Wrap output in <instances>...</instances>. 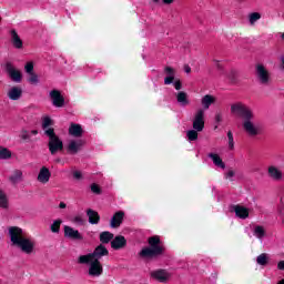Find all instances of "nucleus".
<instances>
[{
  "instance_id": "1",
  "label": "nucleus",
  "mask_w": 284,
  "mask_h": 284,
  "mask_svg": "<svg viewBox=\"0 0 284 284\" xmlns=\"http://www.w3.org/2000/svg\"><path fill=\"white\" fill-rule=\"evenodd\" d=\"M9 237L11 245L21 250L23 254H33L34 253V240L28 237L26 232L19 226L9 227Z\"/></svg>"
},
{
  "instance_id": "2",
  "label": "nucleus",
  "mask_w": 284,
  "mask_h": 284,
  "mask_svg": "<svg viewBox=\"0 0 284 284\" xmlns=\"http://www.w3.org/2000/svg\"><path fill=\"white\" fill-rule=\"evenodd\" d=\"M216 103V97L206 94L201 99L202 108L197 109L193 116V128L199 132H203L205 129V110H210V105Z\"/></svg>"
},
{
  "instance_id": "3",
  "label": "nucleus",
  "mask_w": 284,
  "mask_h": 284,
  "mask_svg": "<svg viewBox=\"0 0 284 284\" xmlns=\"http://www.w3.org/2000/svg\"><path fill=\"white\" fill-rule=\"evenodd\" d=\"M149 245V247H144L140 252L142 258H156V256H163L165 247L161 245V239L159 236L150 237Z\"/></svg>"
},
{
  "instance_id": "4",
  "label": "nucleus",
  "mask_w": 284,
  "mask_h": 284,
  "mask_svg": "<svg viewBox=\"0 0 284 284\" xmlns=\"http://www.w3.org/2000/svg\"><path fill=\"white\" fill-rule=\"evenodd\" d=\"M47 136L49 139L48 149L52 156L59 154V152H63V140L57 135L54 130H48Z\"/></svg>"
},
{
  "instance_id": "5",
  "label": "nucleus",
  "mask_w": 284,
  "mask_h": 284,
  "mask_svg": "<svg viewBox=\"0 0 284 284\" xmlns=\"http://www.w3.org/2000/svg\"><path fill=\"white\" fill-rule=\"evenodd\" d=\"M109 254L110 251H108V248L103 246V244H100L98 247H95L93 253L79 256L78 263H80V265H84L85 263H88V261H101L103 256H108Z\"/></svg>"
},
{
  "instance_id": "6",
  "label": "nucleus",
  "mask_w": 284,
  "mask_h": 284,
  "mask_svg": "<svg viewBox=\"0 0 284 284\" xmlns=\"http://www.w3.org/2000/svg\"><path fill=\"white\" fill-rule=\"evenodd\" d=\"M231 114L233 116H239L240 119H254V111L250 109L245 103L243 102H234L231 104Z\"/></svg>"
},
{
  "instance_id": "7",
  "label": "nucleus",
  "mask_w": 284,
  "mask_h": 284,
  "mask_svg": "<svg viewBox=\"0 0 284 284\" xmlns=\"http://www.w3.org/2000/svg\"><path fill=\"white\" fill-rule=\"evenodd\" d=\"M254 118H246L242 122V128L248 136H258L261 134V128L254 123Z\"/></svg>"
},
{
  "instance_id": "8",
  "label": "nucleus",
  "mask_w": 284,
  "mask_h": 284,
  "mask_svg": "<svg viewBox=\"0 0 284 284\" xmlns=\"http://www.w3.org/2000/svg\"><path fill=\"white\" fill-rule=\"evenodd\" d=\"M89 264L88 274L91 278H99L103 274V265L101 261L88 260L84 265Z\"/></svg>"
},
{
  "instance_id": "9",
  "label": "nucleus",
  "mask_w": 284,
  "mask_h": 284,
  "mask_svg": "<svg viewBox=\"0 0 284 284\" xmlns=\"http://www.w3.org/2000/svg\"><path fill=\"white\" fill-rule=\"evenodd\" d=\"M255 77L260 85H270V71L263 64H256Z\"/></svg>"
},
{
  "instance_id": "10",
  "label": "nucleus",
  "mask_w": 284,
  "mask_h": 284,
  "mask_svg": "<svg viewBox=\"0 0 284 284\" xmlns=\"http://www.w3.org/2000/svg\"><path fill=\"white\" fill-rule=\"evenodd\" d=\"M151 278L158 281V283H168L172 278V274L168 270L158 268L150 273Z\"/></svg>"
},
{
  "instance_id": "11",
  "label": "nucleus",
  "mask_w": 284,
  "mask_h": 284,
  "mask_svg": "<svg viewBox=\"0 0 284 284\" xmlns=\"http://www.w3.org/2000/svg\"><path fill=\"white\" fill-rule=\"evenodd\" d=\"M6 72L11 81H13L14 83H21L23 75L21 74V71L19 69L12 65V63L8 62L6 64Z\"/></svg>"
},
{
  "instance_id": "12",
  "label": "nucleus",
  "mask_w": 284,
  "mask_h": 284,
  "mask_svg": "<svg viewBox=\"0 0 284 284\" xmlns=\"http://www.w3.org/2000/svg\"><path fill=\"white\" fill-rule=\"evenodd\" d=\"M83 140H69L65 146L67 153L71 156L79 154V152H81V148H83Z\"/></svg>"
},
{
  "instance_id": "13",
  "label": "nucleus",
  "mask_w": 284,
  "mask_h": 284,
  "mask_svg": "<svg viewBox=\"0 0 284 284\" xmlns=\"http://www.w3.org/2000/svg\"><path fill=\"white\" fill-rule=\"evenodd\" d=\"M49 97L54 108H63V105H65V98L61 95V91L52 90L50 91Z\"/></svg>"
},
{
  "instance_id": "14",
  "label": "nucleus",
  "mask_w": 284,
  "mask_h": 284,
  "mask_svg": "<svg viewBox=\"0 0 284 284\" xmlns=\"http://www.w3.org/2000/svg\"><path fill=\"white\" fill-rule=\"evenodd\" d=\"M64 237L71 241H83V235H81L79 230L72 229V226H64Z\"/></svg>"
},
{
  "instance_id": "15",
  "label": "nucleus",
  "mask_w": 284,
  "mask_h": 284,
  "mask_svg": "<svg viewBox=\"0 0 284 284\" xmlns=\"http://www.w3.org/2000/svg\"><path fill=\"white\" fill-rule=\"evenodd\" d=\"M164 74L166 75L164 78V85H172V83H174V80H176V70L172 67H165Z\"/></svg>"
},
{
  "instance_id": "16",
  "label": "nucleus",
  "mask_w": 284,
  "mask_h": 284,
  "mask_svg": "<svg viewBox=\"0 0 284 284\" xmlns=\"http://www.w3.org/2000/svg\"><path fill=\"white\" fill-rule=\"evenodd\" d=\"M50 176H52L50 169H48V166H42L38 174V182L45 185V183H50Z\"/></svg>"
},
{
  "instance_id": "17",
  "label": "nucleus",
  "mask_w": 284,
  "mask_h": 284,
  "mask_svg": "<svg viewBox=\"0 0 284 284\" xmlns=\"http://www.w3.org/2000/svg\"><path fill=\"white\" fill-rule=\"evenodd\" d=\"M123 219H125V212L118 211L111 219L110 226L113 229L121 227V223H123Z\"/></svg>"
},
{
  "instance_id": "18",
  "label": "nucleus",
  "mask_w": 284,
  "mask_h": 284,
  "mask_svg": "<svg viewBox=\"0 0 284 284\" xmlns=\"http://www.w3.org/2000/svg\"><path fill=\"white\" fill-rule=\"evenodd\" d=\"M128 245V240H125V236L123 235H116L112 241H111V247L113 250H123Z\"/></svg>"
},
{
  "instance_id": "19",
  "label": "nucleus",
  "mask_w": 284,
  "mask_h": 284,
  "mask_svg": "<svg viewBox=\"0 0 284 284\" xmlns=\"http://www.w3.org/2000/svg\"><path fill=\"white\" fill-rule=\"evenodd\" d=\"M270 179L272 181H282L283 180V171L277 166L271 165L267 170Z\"/></svg>"
},
{
  "instance_id": "20",
  "label": "nucleus",
  "mask_w": 284,
  "mask_h": 284,
  "mask_svg": "<svg viewBox=\"0 0 284 284\" xmlns=\"http://www.w3.org/2000/svg\"><path fill=\"white\" fill-rule=\"evenodd\" d=\"M22 94H23V89H21V87H12L11 89H9L7 97L11 101H19V99H21Z\"/></svg>"
},
{
  "instance_id": "21",
  "label": "nucleus",
  "mask_w": 284,
  "mask_h": 284,
  "mask_svg": "<svg viewBox=\"0 0 284 284\" xmlns=\"http://www.w3.org/2000/svg\"><path fill=\"white\" fill-rule=\"evenodd\" d=\"M69 134L70 136H74V139H81V136H83V128L81 124L71 123L69 126Z\"/></svg>"
},
{
  "instance_id": "22",
  "label": "nucleus",
  "mask_w": 284,
  "mask_h": 284,
  "mask_svg": "<svg viewBox=\"0 0 284 284\" xmlns=\"http://www.w3.org/2000/svg\"><path fill=\"white\" fill-rule=\"evenodd\" d=\"M11 34V42L13 48H16L17 50H22L23 49V40H21V38L19 37V33H17V30L12 29L10 31Z\"/></svg>"
},
{
  "instance_id": "23",
  "label": "nucleus",
  "mask_w": 284,
  "mask_h": 284,
  "mask_svg": "<svg viewBox=\"0 0 284 284\" xmlns=\"http://www.w3.org/2000/svg\"><path fill=\"white\" fill-rule=\"evenodd\" d=\"M233 212L237 216V219H247L250 216V209L242 206V205H234Z\"/></svg>"
},
{
  "instance_id": "24",
  "label": "nucleus",
  "mask_w": 284,
  "mask_h": 284,
  "mask_svg": "<svg viewBox=\"0 0 284 284\" xmlns=\"http://www.w3.org/2000/svg\"><path fill=\"white\" fill-rule=\"evenodd\" d=\"M9 181L10 183H12V185H17L18 183H21L23 181V171L14 170L9 176Z\"/></svg>"
},
{
  "instance_id": "25",
  "label": "nucleus",
  "mask_w": 284,
  "mask_h": 284,
  "mask_svg": "<svg viewBox=\"0 0 284 284\" xmlns=\"http://www.w3.org/2000/svg\"><path fill=\"white\" fill-rule=\"evenodd\" d=\"M0 209L10 210V199L3 189H0Z\"/></svg>"
},
{
  "instance_id": "26",
  "label": "nucleus",
  "mask_w": 284,
  "mask_h": 284,
  "mask_svg": "<svg viewBox=\"0 0 284 284\" xmlns=\"http://www.w3.org/2000/svg\"><path fill=\"white\" fill-rule=\"evenodd\" d=\"M175 99L182 108H185L190 104V99H187V93L185 91H179L175 93Z\"/></svg>"
},
{
  "instance_id": "27",
  "label": "nucleus",
  "mask_w": 284,
  "mask_h": 284,
  "mask_svg": "<svg viewBox=\"0 0 284 284\" xmlns=\"http://www.w3.org/2000/svg\"><path fill=\"white\" fill-rule=\"evenodd\" d=\"M87 216L89 217V223L91 225H99V221H101V216H99V212L89 209L87 210Z\"/></svg>"
},
{
  "instance_id": "28",
  "label": "nucleus",
  "mask_w": 284,
  "mask_h": 284,
  "mask_svg": "<svg viewBox=\"0 0 284 284\" xmlns=\"http://www.w3.org/2000/svg\"><path fill=\"white\" fill-rule=\"evenodd\" d=\"M253 234L258 239V241H263V237L266 236L265 227L262 225H256L253 229Z\"/></svg>"
},
{
  "instance_id": "29",
  "label": "nucleus",
  "mask_w": 284,
  "mask_h": 284,
  "mask_svg": "<svg viewBox=\"0 0 284 284\" xmlns=\"http://www.w3.org/2000/svg\"><path fill=\"white\" fill-rule=\"evenodd\" d=\"M209 159H212L214 165H216L217 168H222V170H225V163H223V160L221 159V156H219V154L210 153Z\"/></svg>"
},
{
  "instance_id": "30",
  "label": "nucleus",
  "mask_w": 284,
  "mask_h": 284,
  "mask_svg": "<svg viewBox=\"0 0 284 284\" xmlns=\"http://www.w3.org/2000/svg\"><path fill=\"white\" fill-rule=\"evenodd\" d=\"M12 159V151L8 148L0 146V161H8Z\"/></svg>"
},
{
  "instance_id": "31",
  "label": "nucleus",
  "mask_w": 284,
  "mask_h": 284,
  "mask_svg": "<svg viewBox=\"0 0 284 284\" xmlns=\"http://www.w3.org/2000/svg\"><path fill=\"white\" fill-rule=\"evenodd\" d=\"M112 239H114V234H112L108 231H104L100 234L101 243L108 244V243H110V241H112Z\"/></svg>"
},
{
  "instance_id": "32",
  "label": "nucleus",
  "mask_w": 284,
  "mask_h": 284,
  "mask_svg": "<svg viewBox=\"0 0 284 284\" xmlns=\"http://www.w3.org/2000/svg\"><path fill=\"white\" fill-rule=\"evenodd\" d=\"M51 125H52V119H50V116H44L42 120V130L44 131L45 135L48 130H54L53 128H50Z\"/></svg>"
},
{
  "instance_id": "33",
  "label": "nucleus",
  "mask_w": 284,
  "mask_h": 284,
  "mask_svg": "<svg viewBox=\"0 0 284 284\" xmlns=\"http://www.w3.org/2000/svg\"><path fill=\"white\" fill-rule=\"evenodd\" d=\"M61 223H63L62 220H55L52 222L50 230L53 234H59V232H61Z\"/></svg>"
},
{
  "instance_id": "34",
  "label": "nucleus",
  "mask_w": 284,
  "mask_h": 284,
  "mask_svg": "<svg viewBox=\"0 0 284 284\" xmlns=\"http://www.w3.org/2000/svg\"><path fill=\"white\" fill-rule=\"evenodd\" d=\"M199 130L194 129L186 132L189 141H196L199 139Z\"/></svg>"
},
{
  "instance_id": "35",
  "label": "nucleus",
  "mask_w": 284,
  "mask_h": 284,
  "mask_svg": "<svg viewBox=\"0 0 284 284\" xmlns=\"http://www.w3.org/2000/svg\"><path fill=\"white\" fill-rule=\"evenodd\" d=\"M261 19V13L258 12H253L248 14V21L251 26H254V23H256V21H258Z\"/></svg>"
},
{
  "instance_id": "36",
  "label": "nucleus",
  "mask_w": 284,
  "mask_h": 284,
  "mask_svg": "<svg viewBox=\"0 0 284 284\" xmlns=\"http://www.w3.org/2000/svg\"><path fill=\"white\" fill-rule=\"evenodd\" d=\"M28 82L31 85H39V75L37 73H29Z\"/></svg>"
},
{
  "instance_id": "37",
  "label": "nucleus",
  "mask_w": 284,
  "mask_h": 284,
  "mask_svg": "<svg viewBox=\"0 0 284 284\" xmlns=\"http://www.w3.org/2000/svg\"><path fill=\"white\" fill-rule=\"evenodd\" d=\"M256 263L258 265H267V254L262 253L261 255L257 256Z\"/></svg>"
},
{
  "instance_id": "38",
  "label": "nucleus",
  "mask_w": 284,
  "mask_h": 284,
  "mask_svg": "<svg viewBox=\"0 0 284 284\" xmlns=\"http://www.w3.org/2000/svg\"><path fill=\"white\" fill-rule=\"evenodd\" d=\"M214 121L216 123L215 128H219V125H221V123H223V113L216 112L214 115Z\"/></svg>"
},
{
  "instance_id": "39",
  "label": "nucleus",
  "mask_w": 284,
  "mask_h": 284,
  "mask_svg": "<svg viewBox=\"0 0 284 284\" xmlns=\"http://www.w3.org/2000/svg\"><path fill=\"white\" fill-rule=\"evenodd\" d=\"M227 139H229V150H234V134H232V131L227 132Z\"/></svg>"
},
{
  "instance_id": "40",
  "label": "nucleus",
  "mask_w": 284,
  "mask_h": 284,
  "mask_svg": "<svg viewBox=\"0 0 284 284\" xmlns=\"http://www.w3.org/2000/svg\"><path fill=\"white\" fill-rule=\"evenodd\" d=\"M24 70H26V72H27V74H33V73H34V63L28 62V63L24 65Z\"/></svg>"
},
{
  "instance_id": "41",
  "label": "nucleus",
  "mask_w": 284,
  "mask_h": 284,
  "mask_svg": "<svg viewBox=\"0 0 284 284\" xmlns=\"http://www.w3.org/2000/svg\"><path fill=\"white\" fill-rule=\"evenodd\" d=\"M20 139H22V141H30V133L28 130H22L20 132Z\"/></svg>"
},
{
  "instance_id": "42",
  "label": "nucleus",
  "mask_w": 284,
  "mask_h": 284,
  "mask_svg": "<svg viewBox=\"0 0 284 284\" xmlns=\"http://www.w3.org/2000/svg\"><path fill=\"white\" fill-rule=\"evenodd\" d=\"M172 83L175 90H183V83L179 79H175Z\"/></svg>"
},
{
  "instance_id": "43",
  "label": "nucleus",
  "mask_w": 284,
  "mask_h": 284,
  "mask_svg": "<svg viewBox=\"0 0 284 284\" xmlns=\"http://www.w3.org/2000/svg\"><path fill=\"white\" fill-rule=\"evenodd\" d=\"M236 172H234V170H229L225 173V179H227L229 181H234V176H235Z\"/></svg>"
},
{
  "instance_id": "44",
  "label": "nucleus",
  "mask_w": 284,
  "mask_h": 284,
  "mask_svg": "<svg viewBox=\"0 0 284 284\" xmlns=\"http://www.w3.org/2000/svg\"><path fill=\"white\" fill-rule=\"evenodd\" d=\"M91 192H93V194H101V187L99 186V184H92Z\"/></svg>"
},
{
  "instance_id": "45",
  "label": "nucleus",
  "mask_w": 284,
  "mask_h": 284,
  "mask_svg": "<svg viewBox=\"0 0 284 284\" xmlns=\"http://www.w3.org/2000/svg\"><path fill=\"white\" fill-rule=\"evenodd\" d=\"M73 179H75V181H82L83 173H81V171H74L73 172Z\"/></svg>"
},
{
  "instance_id": "46",
  "label": "nucleus",
  "mask_w": 284,
  "mask_h": 284,
  "mask_svg": "<svg viewBox=\"0 0 284 284\" xmlns=\"http://www.w3.org/2000/svg\"><path fill=\"white\" fill-rule=\"evenodd\" d=\"M73 221L74 223H79L80 225H83V219L81 216H75Z\"/></svg>"
},
{
  "instance_id": "47",
  "label": "nucleus",
  "mask_w": 284,
  "mask_h": 284,
  "mask_svg": "<svg viewBox=\"0 0 284 284\" xmlns=\"http://www.w3.org/2000/svg\"><path fill=\"white\" fill-rule=\"evenodd\" d=\"M280 61H281L280 69L284 70V54L280 57Z\"/></svg>"
},
{
  "instance_id": "48",
  "label": "nucleus",
  "mask_w": 284,
  "mask_h": 284,
  "mask_svg": "<svg viewBox=\"0 0 284 284\" xmlns=\"http://www.w3.org/2000/svg\"><path fill=\"white\" fill-rule=\"evenodd\" d=\"M277 270L284 271V261L277 263Z\"/></svg>"
},
{
  "instance_id": "49",
  "label": "nucleus",
  "mask_w": 284,
  "mask_h": 284,
  "mask_svg": "<svg viewBox=\"0 0 284 284\" xmlns=\"http://www.w3.org/2000/svg\"><path fill=\"white\" fill-rule=\"evenodd\" d=\"M162 3H164V6H172V3H174V0H162Z\"/></svg>"
},
{
  "instance_id": "50",
  "label": "nucleus",
  "mask_w": 284,
  "mask_h": 284,
  "mask_svg": "<svg viewBox=\"0 0 284 284\" xmlns=\"http://www.w3.org/2000/svg\"><path fill=\"white\" fill-rule=\"evenodd\" d=\"M184 72H186V74H190V72H192V68H190V65H184Z\"/></svg>"
},
{
  "instance_id": "51",
  "label": "nucleus",
  "mask_w": 284,
  "mask_h": 284,
  "mask_svg": "<svg viewBox=\"0 0 284 284\" xmlns=\"http://www.w3.org/2000/svg\"><path fill=\"white\" fill-rule=\"evenodd\" d=\"M280 214L282 216V223L284 224V209H280Z\"/></svg>"
},
{
  "instance_id": "52",
  "label": "nucleus",
  "mask_w": 284,
  "mask_h": 284,
  "mask_svg": "<svg viewBox=\"0 0 284 284\" xmlns=\"http://www.w3.org/2000/svg\"><path fill=\"white\" fill-rule=\"evenodd\" d=\"M59 207H60V210H65L67 205H65L64 202H61V203L59 204Z\"/></svg>"
},
{
  "instance_id": "53",
  "label": "nucleus",
  "mask_w": 284,
  "mask_h": 284,
  "mask_svg": "<svg viewBox=\"0 0 284 284\" xmlns=\"http://www.w3.org/2000/svg\"><path fill=\"white\" fill-rule=\"evenodd\" d=\"M31 134L37 135V134H39V131L32 130V131H31Z\"/></svg>"
},
{
  "instance_id": "54",
  "label": "nucleus",
  "mask_w": 284,
  "mask_h": 284,
  "mask_svg": "<svg viewBox=\"0 0 284 284\" xmlns=\"http://www.w3.org/2000/svg\"><path fill=\"white\" fill-rule=\"evenodd\" d=\"M55 163H61V159H57V160H55Z\"/></svg>"
},
{
  "instance_id": "55",
  "label": "nucleus",
  "mask_w": 284,
  "mask_h": 284,
  "mask_svg": "<svg viewBox=\"0 0 284 284\" xmlns=\"http://www.w3.org/2000/svg\"><path fill=\"white\" fill-rule=\"evenodd\" d=\"M277 284H284V278L282 281H280Z\"/></svg>"
},
{
  "instance_id": "56",
  "label": "nucleus",
  "mask_w": 284,
  "mask_h": 284,
  "mask_svg": "<svg viewBox=\"0 0 284 284\" xmlns=\"http://www.w3.org/2000/svg\"><path fill=\"white\" fill-rule=\"evenodd\" d=\"M159 1H161V0H153L154 3H159Z\"/></svg>"
},
{
  "instance_id": "57",
  "label": "nucleus",
  "mask_w": 284,
  "mask_h": 284,
  "mask_svg": "<svg viewBox=\"0 0 284 284\" xmlns=\"http://www.w3.org/2000/svg\"><path fill=\"white\" fill-rule=\"evenodd\" d=\"M282 39H283V41H284V33H282Z\"/></svg>"
},
{
  "instance_id": "58",
  "label": "nucleus",
  "mask_w": 284,
  "mask_h": 284,
  "mask_svg": "<svg viewBox=\"0 0 284 284\" xmlns=\"http://www.w3.org/2000/svg\"><path fill=\"white\" fill-rule=\"evenodd\" d=\"M217 68H221V64H217Z\"/></svg>"
}]
</instances>
